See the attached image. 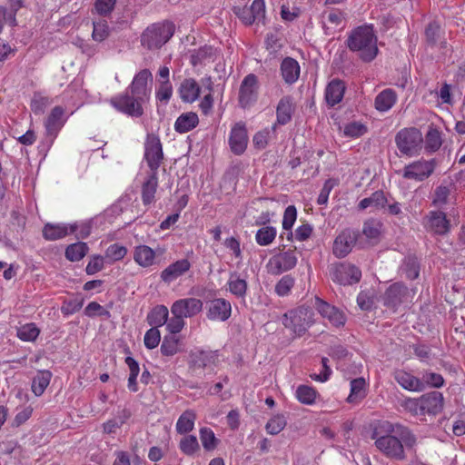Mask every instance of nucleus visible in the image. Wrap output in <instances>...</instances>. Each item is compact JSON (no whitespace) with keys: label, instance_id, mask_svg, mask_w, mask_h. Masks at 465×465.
Here are the masks:
<instances>
[{"label":"nucleus","instance_id":"obj_1","mask_svg":"<svg viewBox=\"0 0 465 465\" xmlns=\"http://www.w3.org/2000/svg\"><path fill=\"white\" fill-rule=\"evenodd\" d=\"M371 439L385 457L396 460L406 459L404 447L412 449L417 443V437L408 427L389 420L379 421L374 426Z\"/></svg>","mask_w":465,"mask_h":465},{"label":"nucleus","instance_id":"obj_2","mask_svg":"<svg viewBox=\"0 0 465 465\" xmlns=\"http://www.w3.org/2000/svg\"><path fill=\"white\" fill-rule=\"evenodd\" d=\"M346 45L364 63L373 61L378 55L377 36L371 25H360L349 34Z\"/></svg>","mask_w":465,"mask_h":465},{"label":"nucleus","instance_id":"obj_3","mask_svg":"<svg viewBox=\"0 0 465 465\" xmlns=\"http://www.w3.org/2000/svg\"><path fill=\"white\" fill-rule=\"evenodd\" d=\"M314 323V312L312 308L299 306L283 314L282 324L295 335L302 336Z\"/></svg>","mask_w":465,"mask_h":465},{"label":"nucleus","instance_id":"obj_4","mask_svg":"<svg viewBox=\"0 0 465 465\" xmlns=\"http://www.w3.org/2000/svg\"><path fill=\"white\" fill-rule=\"evenodd\" d=\"M174 34V25L172 22L153 24L148 26L141 36L143 47L149 50L161 48Z\"/></svg>","mask_w":465,"mask_h":465},{"label":"nucleus","instance_id":"obj_5","mask_svg":"<svg viewBox=\"0 0 465 465\" xmlns=\"http://www.w3.org/2000/svg\"><path fill=\"white\" fill-rule=\"evenodd\" d=\"M423 137L415 127L403 128L395 136L396 145L401 154L412 157L419 154L422 147Z\"/></svg>","mask_w":465,"mask_h":465},{"label":"nucleus","instance_id":"obj_6","mask_svg":"<svg viewBox=\"0 0 465 465\" xmlns=\"http://www.w3.org/2000/svg\"><path fill=\"white\" fill-rule=\"evenodd\" d=\"M109 103L116 111L128 116L141 117L143 114V104L145 102L127 90L111 97Z\"/></svg>","mask_w":465,"mask_h":465},{"label":"nucleus","instance_id":"obj_7","mask_svg":"<svg viewBox=\"0 0 465 465\" xmlns=\"http://www.w3.org/2000/svg\"><path fill=\"white\" fill-rule=\"evenodd\" d=\"M144 159L151 173H157L163 160V153L161 141L155 134H148L144 143Z\"/></svg>","mask_w":465,"mask_h":465},{"label":"nucleus","instance_id":"obj_8","mask_svg":"<svg viewBox=\"0 0 465 465\" xmlns=\"http://www.w3.org/2000/svg\"><path fill=\"white\" fill-rule=\"evenodd\" d=\"M297 262L298 259L294 251L289 250L272 256L268 261L266 267L269 273L272 275H280L293 269L296 266Z\"/></svg>","mask_w":465,"mask_h":465},{"label":"nucleus","instance_id":"obj_9","mask_svg":"<svg viewBox=\"0 0 465 465\" xmlns=\"http://www.w3.org/2000/svg\"><path fill=\"white\" fill-rule=\"evenodd\" d=\"M259 82L254 74H247L241 83L239 89V104L242 108L252 106L258 98Z\"/></svg>","mask_w":465,"mask_h":465},{"label":"nucleus","instance_id":"obj_10","mask_svg":"<svg viewBox=\"0 0 465 465\" xmlns=\"http://www.w3.org/2000/svg\"><path fill=\"white\" fill-rule=\"evenodd\" d=\"M331 279L342 285L358 282L361 277V270L352 264L337 263L330 268Z\"/></svg>","mask_w":465,"mask_h":465},{"label":"nucleus","instance_id":"obj_11","mask_svg":"<svg viewBox=\"0 0 465 465\" xmlns=\"http://www.w3.org/2000/svg\"><path fill=\"white\" fill-rule=\"evenodd\" d=\"M359 232L350 228L342 230L335 238L332 246V252L337 258H343L348 255L356 244Z\"/></svg>","mask_w":465,"mask_h":465},{"label":"nucleus","instance_id":"obj_12","mask_svg":"<svg viewBox=\"0 0 465 465\" xmlns=\"http://www.w3.org/2000/svg\"><path fill=\"white\" fill-rule=\"evenodd\" d=\"M435 161H415L404 167L402 177L408 180L422 182L430 177L435 169Z\"/></svg>","mask_w":465,"mask_h":465},{"label":"nucleus","instance_id":"obj_13","mask_svg":"<svg viewBox=\"0 0 465 465\" xmlns=\"http://www.w3.org/2000/svg\"><path fill=\"white\" fill-rule=\"evenodd\" d=\"M411 298V292L402 282L391 284L385 292L383 303L386 307L396 311L400 305L408 302Z\"/></svg>","mask_w":465,"mask_h":465},{"label":"nucleus","instance_id":"obj_14","mask_svg":"<svg viewBox=\"0 0 465 465\" xmlns=\"http://www.w3.org/2000/svg\"><path fill=\"white\" fill-rule=\"evenodd\" d=\"M152 82V73L148 69H143L134 75L126 90L146 102L149 100L151 94V88L148 84Z\"/></svg>","mask_w":465,"mask_h":465},{"label":"nucleus","instance_id":"obj_15","mask_svg":"<svg viewBox=\"0 0 465 465\" xmlns=\"http://www.w3.org/2000/svg\"><path fill=\"white\" fill-rule=\"evenodd\" d=\"M203 303L197 298H183L175 301L171 312L182 315L183 318H192L203 311Z\"/></svg>","mask_w":465,"mask_h":465},{"label":"nucleus","instance_id":"obj_16","mask_svg":"<svg viewBox=\"0 0 465 465\" xmlns=\"http://www.w3.org/2000/svg\"><path fill=\"white\" fill-rule=\"evenodd\" d=\"M314 307L323 318L330 322L331 325L335 327L344 325L346 317L344 313L338 308L331 305L330 303L318 297L315 298Z\"/></svg>","mask_w":465,"mask_h":465},{"label":"nucleus","instance_id":"obj_17","mask_svg":"<svg viewBox=\"0 0 465 465\" xmlns=\"http://www.w3.org/2000/svg\"><path fill=\"white\" fill-rule=\"evenodd\" d=\"M248 136L245 125L237 123L231 131L229 144L232 152L236 155L242 154L247 147Z\"/></svg>","mask_w":465,"mask_h":465},{"label":"nucleus","instance_id":"obj_18","mask_svg":"<svg viewBox=\"0 0 465 465\" xmlns=\"http://www.w3.org/2000/svg\"><path fill=\"white\" fill-rule=\"evenodd\" d=\"M425 225L428 231L438 235L447 234L450 229V222L447 219L445 213L441 211L430 212Z\"/></svg>","mask_w":465,"mask_h":465},{"label":"nucleus","instance_id":"obj_19","mask_svg":"<svg viewBox=\"0 0 465 465\" xmlns=\"http://www.w3.org/2000/svg\"><path fill=\"white\" fill-rule=\"evenodd\" d=\"M190 268L191 262L187 259H181L163 270L160 278L164 283L170 284L187 272Z\"/></svg>","mask_w":465,"mask_h":465},{"label":"nucleus","instance_id":"obj_20","mask_svg":"<svg viewBox=\"0 0 465 465\" xmlns=\"http://www.w3.org/2000/svg\"><path fill=\"white\" fill-rule=\"evenodd\" d=\"M423 415H437L443 410L444 398L440 391H430L420 396Z\"/></svg>","mask_w":465,"mask_h":465},{"label":"nucleus","instance_id":"obj_21","mask_svg":"<svg viewBox=\"0 0 465 465\" xmlns=\"http://www.w3.org/2000/svg\"><path fill=\"white\" fill-rule=\"evenodd\" d=\"M64 114V110L62 106H55L52 109L45 121V128L47 136L54 138L57 135L65 123Z\"/></svg>","mask_w":465,"mask_h":465},{"label":"nucleus","instance_id":"obj_22","mask_svg":"<svg viewBox=\"0 0 465 465\" xmlns=\"http://www.w3.org/2000/svg\"><path fill=\"white\" fill-rule=\"evenodd\" d=\"M231 303L223 298H218L211 302L207 317L213 321H226L231 316Z\"/></svg>","mask_w":465,"mask_h":465},{"label":"nucleus","instance_id":"obj_23","mask_svg":"<svg viewBox=\"0 0 465 465\" xmlns=\"http://www.w3.org/2000/svg\"><path fill=\"white\" fill-rule=\"evenodd\" d=\"M395 381L405 390L411 391H422L424 390L423 381L420 378L407 372L403 370H397L393 373Z\"/></svg>","mask_w":465,"mask_h":465},{"label":"nucleus","instance_id":"obj_24","mask_svg":"<svg viewBox=\"0 0 465 465\" xmlns=\"http://www.w3.org/2000/svg\"><path fill=\"white\" fill-rule=\"evenodd\" d=\"M301 67L299 63L292 57H285L281 64V74L288 84H294L300 76Z\"/></svg>","mask_w":465,"mask_h":465},{"label":"nucleus","instance_id":"obj_25","mask_svg":"<svg viewBox=\"0 0 465 465\" xmlns=\"http://www.w3.org/2000/svg\"><path fill=\"white\" fill-rule=\"evenodd\" d=\"M345 84L339 79H334L329 83L325 90V99L329 105L334 106L339 104L344 95Z\"/></svg>","mask_w":465,"mask_h":465},{"label":"nucleus","instance_id":"obj_26","mask_svg":"<svg viewBox=\"0 0 465 465\" xmlns=\"http://www.w3.org/2000/svg\"><path fill=\"white\" fill-rule=\"evenodd\" d=\"M157 187V173H151L142 185V201L144 205H150L154 202Z\"/></svg>","mask_w":465,"mask_h":465},{"label":"nucleus","instance_id":"obj_27","mask_svg":"<svg viewBox=\"0 0 465 465\" xmlns=\"http://www.w3.org/2000/svg\"><path fill=\"white\" fill-rule=\"evenodd\" d=\"M294 111L292 98L291 96L282 97L276 108L277 124L284 125L292 120Z\"/></svg>","mask_w":465,"mask_h":465},{"label":"nucleus","instance_id":"obj_28","mask_svg":"<svg viewBox=\"0 0 465 465\" xmlns=\"http://www.w3.org/2000/svg\"><path fill=\"white\" fill-rule=\"evenodd\" d=\"M179 94L183 102L193 103L199 97V84L194 79H185L179 87Z\"/></svg>","mask_w":465,"mask_h":465},{"label":"nucleus","instance_id":"obj_29","mask_svg":"<svg viewBox=\"0 0 465 465\" xmlns=\"http://www.w3.org/2000/svg\"><path fill=\"white\" fill-rule=\"evenodd\" d=\"M134 260L143 268L150 267L154 263L155 252L147 245H138L134 248Z\"/></svg>","mask_w":465,"mask_h":465},{"label":"nucleus","instance_id":"obj_30","mask_svg":"<svg viewBox=\"0 0 465 465\" xmlns=\"http://www.w3.org/2000/svg\"><path fill=\"white\" fill-rule=\"evenodd\" d=\"M397 101V94L394 90L388 88L381 91L375 98L374 105L379 112L389 111Z\"/></svg>","mask_w":465,"mask_h":465},{"label":"nucleus","instance_id":"obj_31","mask_svg":"<svg viewBox=\"0 0 465 465\" xmlns=\"http://www.w3.org/2000/svg\"><path fill=\"white\" fill-rule=\"evenodd\" d=\"M215 355L212 351H200L191 354L190 368L193 372L213 363Z\"/></svg>","mask_w":465,"mask_h":465},{"label":"nucleus","instance_id":"obj_32","mask_svg":"<svg viewBox=\"0 0 465 465\" xmlns=\"http://www.w3.org/2000/svg\"><path fill=\"white\" fill-rule=\"evenodd\" d=\"M198 124L199 118L195 113H184L176 119L174 129L179 134H184L195 128Z\"/></svg>","mask_w":465,"mask_h":465},{"label":"nucleus","instance_id":"obj_33","mask_svg":"<svg viewBox=\"0 0 465 465\" xmlns=\"http://www.w3.org/2000/svg\"><path fill=\"white\" fill-rule=\"evenodd\" d=\"M52 372L48 370L38 371L32 381V391L37 397L41 396L52 379Z\"/></svg>","mask_w":465,"mask_h":465},{"label":"nucleus","instance_id":"obj_34","mask_svg":"<svg viewBox=\"0 0 465 465\" xmlns=\"http://www.w3.org/2000/svg\"><path fill=\"white\" fill-rule=\"evenodd\" d=\"M69 232V226L66 224H54L48 223L43 228V237L47 241L62 239Z\"/></svg>","mask_w":465,"mask_h":465},{"label":"nucleus","instance_id":"obj_35","mask_svg":"<svg viewBox=\"0 0 465 465\" xmlns=\"http://www.w3.org/2000/svg\"><path fill=\"white\" fill-rule=\"evenodd\" d=\"M229 291L239 298H244L247 292L248 284L245 279L241 278L237 272L230 274L228 281Z\"/></svg>","mask_w":465,"mask_h":465},{"label":"nucleus","instance_id":"obj_36","mask_svg":"<svg viewBox=\"0 0 465 465\" xmlns=\"http://www.w3.org/2000/svg\"><path fill=\"white\" fill-rule=\"evenodd\" d=\"M169 312L164 305L154 307L147 315V322L153 327H160L166 323Z\"/></svg>","mask_w":465,"mask_h":465},{"label":"nucleus","instance_id":"obj_37","mask_svg":"<svg viewBox=\"0 0 465 465\" xmlns=\"http://www.w3.org/2000/svg\"><path fill=\"white\" fill-rule=\"evenodd\" d=\"M388 203L387 198L382 191L374 192L370 197L362 199L358 207L360 210H365L368 207H374L376 209L385 208Z\"/></svg>","mask_w":465,"mask_h":465},{"label":"nucleus","instance_id":"obj_38","mask_svg":"<svg viewBox=\"0 0 465 465\" xmlns=\"http://www.w3.org/2000/svg\"><path fill=\"white\" fill-rule=\"evenodd\" d=\"M196 414L192 410L182 413L176 423V430L179 434H185L193 430Z\"/></svg>","mask_w":465,"mask_h":465},{"label":"nucleus","instance_id":"obj_39","mask_svg":"<svg viewBox=\"0 0 465 465\" xmlns=\"http://www.w3.org/2000/svg\"><path fill=\"white\" fill-rule=\"evenodd\" d=\"M401 271L409 280L417 279L420 274V263L418 259L414 256L406 257L401 267Z\"/></svg>","mask_w":465,"mask_h":465},{"label":"nucleus","instance_id":"obj_40","mask_svg":"<svg viewBox=\"0 0 465 465\" xmlns=\"http://www.w3.org/2000/svg\"><path fill=\"white\" fill-rule=\"evenodd\" d=\"M297 400L306 405H312L315 402L318 395L317 391L311 386L300 385L295 392Z\"/></svg>","mask_w":465,"mask_h":465},{"label":"nucleus","instance_id":"obj_41","mask_svg":"<svg viewBox=\"0 0 465 465\" xmlns=\"http://www.w3.org/2000/svg\"><path fill=\"white\" fill-rule=\"evenodd\" d=\"M88 251L85 242H76L70 244L65 250V257L72 262H78L82 260Z\"/></svg>","mask_w":465,"mask_h":465},{"label":"nucleus","instance_id":"obj_42","mask_svg":"<svg viewBox=\"0 0 465 465\" xmlns=\"http://www.w3.org/2000/svg\"><path fill=\"white\" fill-rule=\"evenodd\" d=\"M180 339L174 335L164 336L161 344V353L171 357L179 351Z\"/></svg>","mask_w":465,"mask_h":465},{"label":"nucleus","instance_id":"obj_43","mask_svg":"<svg viewBox=\"0 0 465 465\" xmlns=\"http://www.w3.org/2000/svg\"><path fill=\"white\" fill-rule=\"evenodd\" d=\"M276 234L277 231L274 227L264 226L256 232L255 240L260 246H267L274 241Z\"/></svg>","mask_w":465,"mask_h":465},{"label":"nucleus","instance_id":"obj_44","mask_svg":"<svg viewBox=\"0 0 465 465\" xmlns=\"http://www.w3.org/2000/svg\"><path fill=\"white\" fill-rule=\"evenodd\" d=\"M365 381L363 378H357L351 381V393L347 401L349 402H357L365 397Z\"/></svg>","mask_w":465,"mask_h":465},{"label":"nucleus","instance_id":"obj_45","mask_svg":"<svg viewBox=\"0 0 465 465\" xmlns=\"http://www.w3.org/2000/svg\"><path fill=\"white\" fill-rule=\"evenodd\" d=\"M200 440L205 450H213L217 448L219 440L215 437L213 431L207 427L200 430Z\"/></svg>","mask_w":465,"mask_h":465},{"label":"nucleus","instance_id":"obj_46","mask_svg":"<svg viewBox=\"0 0 465 465\" xmlns=\"http://www.w3.org/2000/svg\"><path fill=\"white\" fill-rule=\"evenodd\" d=\"M53 104V100L47 96L35 94L31 100V110L36 115H41L45 109Z\"/></svg>","mask_w":465,"mask_h":465},{"label":"nucleus","instance_id":"obj_47","mask_svg":"<svg viewBox=\"0 0 465 465\" xmlns=\"http://www.w3.org/2000/svg\"><path fill=\"white\" fill-rule=\"evenodd\" d=\"M40 330L35 323H27L17 330V336L25 341H34L39 335Z\"/></svg>","mask_w":465,"mask_h":465},{"label":"nucleus","instance_id":"obj_48","mask_svg":"<svg viewBox=\"0 0 465 465\" xmlns=\"http://www.w3.org/2000/svg\"><path fill=\"white\" fill-rule=\"evenodd\" d=\"M179 447L182 452L188 456L193 455L200 449L197 438L193 435L183 437L180 440Z\"/></svg>","mask_w":465,"mask_h":465},{"label":"nucleus","instance_id":"obj_49","mask_svg":"<svg viewBox=\"0 0 465 465\" xmlns=\"http://www.w3.org/2000/svg\"><path fill=\"white\" fill-rule=\"evenodd\" d=\"M294 283L295 279L292 275L286 274L277 282L274 288L275 292L279 296H287L294 286Z\"/></svg>","mask_w":465,"mask_h":465},{"label":"nucleus","instance_id":"obj_50","mask_svg":"<svg viewBox=\"0 0 465 465\" xmlns=\"http://www.w3.org/2000/svg\"><path fill=\"white\" fill-rule=\"evenodd\" d=\"M286 419L283 415H275L266 423L265 429L269 434L276 435L280 433L286 426Z\"/></svg>","mask_w":465,"mask_h":465},{"label":"nucleus","instance_id":"obj_51","mask_svg":"<svg viewBox=\"0 0 465 465\" xmlns=\"http://www.w3.org/2000/svg\"><path fill=\"white\" fill-rule=\"evenodd\" d=\"M127 253L126 247L118 243L111 244L105 251L104 258L110 262L121 261L124 258Z\"/></svg>","mask_w":465,"mask_h":465},{"label":"nucleus","instance_id":"obj_52","mask_svg":"<svg viewBox=\"0 0 465 465\" xmlns=\"http://www.w3.org/2000/svg\"><path fill=\"white\" fill-rule=\"evenodd\" d=\"M109 36V27L105 20L93 22L92 38L96 42H102Z\"/></svg>","mask_w":465,"mask_h":465},{"label":"nucleus","instance_id":"obj_53","mask_svg":"<svg viewBox=\"0 0 465 465\" xmlns=\"http://www.w3.org/2000/svg\"><path fill=\"white\" fill-rule=\"evenodd\" d=\"M440 25L435 21L430 22L425 28V38H426L427 44L430 46H434L438 43V41L440 39Z\"/></svg>","mask_w":465,"mask_h":465},{"label":"nucleus","instance_id":"obj_54","mask_svg":"<svg viewBox=\"0 0 465 465\" xmlns=\"http://www.w3.org/2000/svg\"><path fill=\"white\" fill-rule=\"evenodd\" d=\"M441 145V137L440 134L436 129L430 130L425 138V146L426 149L430 152L437 151Z\"/></svg>","mask_w":465,"mask_h":465},{"label":"nucleus","instance_id":"obj_55","mask_svg":"<svg viewBox=\"0 0 465 465\" xmlns=\"http://www.w3.org/2000/svg\"><path fill=\"white\" fill-rule=\"evenodd\" d=\"M253 15L255 23L264 24L265 19V3L264 0H253L251 6H248Z\"/></svg>","mask_w":465,"mask_h":465},{"label":"nucleus","instance_id":"obj_56","mask_svg":"<svg viewBox=\"0 0 465 465\" xmlns=\"http://www.w3.org/2000/svg\"><path fill=\"white\" fill-rule=\"evenodd\" d=\"M161 341V334L157 328L152 327L149 329L144 335L143 342L147 349L156 348Z\"/></svg>","mask_w":465,"mask_h":465},{"label":"nucleus","instance_id":"obj_57","mask_svg":"<svg viewBox=\"0 0 465 465\" xmlns=\"http://www.w3.org/2000/svg\"><path fill=\"white\" fill-rule=\"evenodd\" d=\"M420 380H421V381H423L424 386L426 384V385L433 387V388H440L444 384L443 377L439 373H435V372H431V371L423 372Z\"/></svg>","mask_w":465,"mask_h":465},{"label":"nucleus","instance_id":"obj_58","mask_svg":"<svg viewBox=\"0 0 465 465\" xmlns=\"http://www.w3.org/2000/svg\"><path fill=\"white\" fill-rule=\"evenodd\" d=\"M450 189L447 185L440 184L435 189L432 203L435 206H442L448 203Z\"/></svg>","mask_w":465,"mask_h":465},{"label":"nucleus","instance_id":"obj_59","mask_svg":"<svg viewBox=\"0 0 465 465\" xmlns=\"http://www.w3.org/2000/svg\"><path fill=\"white\" fill-rule=\"evenodd\" d=\"M116 4V0H95L93 12L106 16L112 13Z\"/></svg>","mask_w":465,"mask_h":465},{"label":"nucleus","instance_id":"obj_60","mask_svg":"<svg viewBox=\"0 0 465 465\" xmlns=\"http://www.w3.org/2000/svg\"><path fill=\"white\" fill-rule=\"evenodd\" d=\"M173 95V86L170 82H161L156 90L155 97L158 101L167 104Z\"/></svg>","mask_w":465,"mask_h":465},{"label":"nucleus","instance_id":"obj_61","mask_svg":"<svg viewBox=\"0 0 465 465\" xmlns=\"http://www.w3.org/2000/svg\"><path fill=\"white\" fill-rule=\"evenodd\" d=\"M173 316L167 320L166 322V329L170 331L172 335H174L180 332L184 327V318L177 313H172Z\"/></svg>","mask_w":465,"mask_h":465},{"label":"nucleus","instance_id":"obj_62","mask_svg":"<svg viewBox=\"0 0 465 465\" xmlns=\"http://www.w3.org/2000/svg\"><path fill=\"white\" fill-rule=\"evenodd\" d=\"M83 299L75 298L64 301L61 307V312L64 315H71L77 312L83 307Z\"/></svg>","mask_w":465,"mask_h":465},{"label":"nucleus","instance_id":"obj_63","mask_svg":"<svg viewBox=\"0 0 465 465\" xmlns=\"http://www.w3.org/2000/svg\"><path fill=\"white\" fill-rule=\"evenodd\" d=\"M297 218V211L295 206L289 205L283 213L282 219V228L286 231H289L293 226Z\"/></svg>","mask_w":465,"mask_h":465},{"label":"nucleus","instance_id":"obj_64","mask_svg":"<svg viewBox=\"0 0 465 465\" xmlns=\"http://www.w3.org/2000/svg\"><path fill=\"white\" fill-rule=\"evenodd\" d=\"M421 406L420 397L418 399L408 398L402 403V407L413 415H423Z\"/></svg>","mask_w":465,"mask_h":465}]
</instances>
